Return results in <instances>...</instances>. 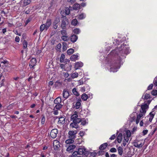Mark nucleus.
Wrapping results in <instances>:
<instances>
[{
    "instance_id": "1",
    "label": "nucleus",
    "mask_w": 157,
    "mask_h": 157,
    "mask_svg": "<svg viewBox=\"0 0 157 157\" xmlns=\"http://www.w3.org/2000/svg\"><path fill=\"white\" fill-rule=\"evenodd\" d=\"M120 62L119 60L112 61V62H111L110 64V71H116L119 68Z\"/></svg>"
},
{
    "instance_id": "2",
    "label": "nucleus",
    "mask_w": 157,
    "mask_h": 157,
    "mask_svg": "<svg viewBox=\"0 0 157 157\" xmlns=\"http://www.w3.org/2000/svg\"><path fill=\"white\" fill-rule=\"evenodd\" d=\"M68 21L67 18L66 17H61V27L63 29H66V25L68 24Z\"/></svg>"
},
{
    "instance_id": "3",
    "label": "nucleus",
    "mask_w": 157,
    "mask_h": 157,
    "mask_svg": "<svg viewBox=\"0 0 157 157\" xmlns=\"http://www.w3.org/2000/svg\"><path fill=\"white\" fill-rule=\"evenodd\" d=\"M141 110L140 112H142V113L145 114L146 112V109L148 108V105L147 104H145L143 105H141Z\"/></svg>"
},
{
    "instance_id": "4",
    "label": "nucleus",
    "mask_w": 157,
    "mask_h": 157,
    "mask_svg": "<svg viewBox=\"0 0 157 157\" xmlns=\"http://www.w3.org/2000/svg\"><path fill=\"white\" fill-rule=\"evenodd\" d=\"M36 60L35 58H33L31 59L29 63V66L30 68H33L36 65Z\"/></svg>"
},
{
    "instance_id": "5",
    "label": "nucleus",
    "mask_w": 157,
    "mask_h": 157,
    "mask_svg": "<svg viewBox=\"0 0 157 157\" xmlns=\"http://www.w3.org/2000/svg\"><path fill=\"white\" fill-rule=\"evenodd\" d=\"M78 154L82 155L83 154L86 155L87 154L86 149L84 147H82L79 148L78 149V151H77Z\"/></svg>"
},
{
    "instance_id": "6",
    "label": "nucleus",
    "mask_w": 157,
    "mask_h": 157,
    "mask_svg": "<svg viewBox=\"0 0 157 157\" xmlns=\"http://www.w3.org/2000/svg\"><path fill=\"white\" fill-rule=\"evenodd\" d=\"M58 130L57 129H54L52 130L50 132V136L52 138H55L57 136Z\"/></svg>"
},
{
    "instance_id": "7",
    "label": "nucleus",
    "mask_w": 157,
    "mask_h": 157,
    "mask_svg": "<svg viewBox=\"0 0 157 157\" xmlns=\"http://www.w3.org/2000/svg\"><path fill=\"white\" fill-rule=\"evenodd\" d=\"M76 133L77 131L76 130L69 131L68 132L69 138L72 139H75L76 137Z\"/></svg>"
},
{
    "instance_id": "8",
    "label": "nucleus",
    "mask_w": 157,
    "mask_h": 157,
    "mask_svg": "<svg viewBox=\"0 0 157 157\" xmlns=\"http://www.w3.org/2000/svg\"><path fill=\"white\" fill-rule=\"evenodd\" d=\"M54 148L55 150H57L60 147V143L57 140H55L53 142Z\"/></svg>"
},
{
    "instance_id": "9",
    "label": "nucleus",
    "mask_w": 157,
    "mask_h": 157,
    "mask_svg": "<svg viewBox=\"0 0 157 157\" xmlns=\"http://www.w3.org/2000/svg\"><path fill=\"white\" fill-rule=\"evenodd\" d=\"M153 113V112H151L147 116V118H149L148 119H147V120H148V121L150 122H151L152 121L155 114V113Z\"/></svg>"
},
{
    "instance_id": "10",
    "label": "nucleus",
    "mask_w": 157,
    "mask_h": 157,
    "mask_svg": "<svg viewBox=\"0 0 157 157\" xmlns=\"http://www.w3.org/2000/svg\"><path fill=\"white\" fill-rule=\"evenodd\" d=\"M70 39L71 42L75 43L78 39V36L74 34H72L70 37Z\"/></svg>"
},
{
    "instance_id": "11",
    "label": "nucleus",
    "mask_w": 157,
    "mask_h": 157,
    "mask_svg": "<svg viewBox=\"0 0 157 157\" xmlns=\"http://www.w3.org/2000/svg\"><path fill=\"white\" fill-rule=\"evenodd\" d=\"M67 146H68V147L66 150L68 152H72L73 150L76 147L75 145H68V146L67 145Z\"/></svg>"
},
{
    "instance_id": "12",
    "label": "nucleus",
    "mask_w": 157,
    "mask_h": 157,
    "mask_svg": "<svg viewBox=\"0 0 157 157\" xmlns=\"http://www.w3.org/2000/svg\"><path fill=\"white\" fill-rule=\"evenodd\" d=\"M63 97L65 99H67L69 96V92L64 89L63 90Z\"/></svg>"
},
{
    "instance_id": "13",
    "label": "nucleus",
    "mask_w": 157,
    "mask_h": 157,
    "mask_svg": "<svg viewBox=\"0 0 157 157\" xmlns=\"http://www.w3.org/2000/svg\"><path fill=\"white\" fill-rule=\"evenodd\" d=\"M81 101L82 100L81 99L79 98L78 99L77 101L75 103V107L76 109H78L80 108L81 105Z\"/></svg>"
},
{
    "instance_id": "14",
    "label": "nucleus",
    "mask_w": 157,
    "mask_h": 157,
    "mask_svg": "<svg viewBox=\"0 0 157 157\" xmlns=\"http://www.w3.org/2000/svg\"><path fill=\"white\" fill-rule=\"evenodd\" d=\"M144 115H145L144 114L142 113V112H140L139 114L137 115V118L136 121V124H137L139 123L140 118Z\"/></svg>"
},
{
    "instance_id": "15",
    "label": "nucleus",
    "mask_w": 157,
    "mask_h": 157,
    "mask_svg": "<svg viewBox=\"0 0 157 157\" xmlns=\"http://www.w3.org/2000/svg\"><path fill=\"white\" fill-rule=\"evenodd\" d=\"M51 20L50 19H48L45 25L46 27V30H47L48 29L49 27L51 25Z\"/></svg>"
},
{
    "instance_id": "16",
    "label": "nucleus",
    "mask_w": 157,
    "mask_h": 157,
    "mask_svg": "<svg viewBox=\"0 0 157 157\" xmlns=\"http://www.w3.org/2000/svg\"><path fill=\"white\" fill-rule=\"evenodd\" d=\"M61 97H58L55 99L54 102L55 104H61Z\"/></svg>"
},
{
    "instance_id": "17",
    "label": "nucleus",
    "mask_w": 157,
    "mask_h": 157,
    "mask_svg": "<svg viewBox=\"0 0 157 157\" xmlns=\"http://www.w3.org/2000/svg\"><path fill=\"white\" fill-rule=\"evenodd\" d=\"M58 123L59 124H63L65 122V118L64 117H61L59 118Z\"/></svg>"
},
{
    "instance_id": "18",
    "label": "nucleus",
    "mask_w": 157,
    "mask_h": 157,
    "mask_svg": "<svg viewBox=\"0 0 157 157\" xmlns=\"http://www.w3.org/2000/svg\"><path fill=\"white\" fill-rule=\"evenodd\" d=\"M122 139V134L121 133H119L117 137V140L119 143L121 142Z\"/></svg>"
},
{
    "instance_id": "19",
    "label": "nucleus",
    "mask_w": 157,
    "mask_h": 157,
    "mask_svg": "<svg viewBox=\"0 0 157 157\" xmlns=\"http://www.w3.org/2000/svg\"><path fill=\"white\" fill-rule=\"evenodd\" d=\"M78 56L77 55H73L71 56L70 57V59L72 61H75L78 60Z\"/></svg>"
},
{
    "instance_id": "20",
    "label": "nucleus",
    "mask_w": 157,
    "mask_h": 157,
    "mask_svg": "<svg viewBox=\"0 0 157 157\" xmlns=\"http://www.w3.org/2000/svg\"><path fill=\"white\" fill-rule=\"evenodd\" d=\"M70 126V127H71L72 128H75L76 129L79 128V126L78 125V124H77L76 123H74L73 122L71 123Z\"/></svg>"
},
{
    "instance_id": "21",
    "label": "nucleus",
    "mask_w": 157,
    "mask_h": 157,
    "mask_svg": "<svg viewBox=\"0 0 157 157\" xmlns=\"http://www.w3.org/2000/svg\"><path fill=\"white\" fill-rule=\"evenodd\" d=\"M107 146L108 144L107 143H104L100 146L99 149L101 150H104Z\"/></svg>"
},
{
    "instance_id": "22",
    "label": "nucleus",
    "mask_w": 157,
    "mask_h": 157,
    "mask_svg": "<svg viewBox=\"0 0 157 157\" xmlns=\"http://www.w3.org/2000/svg\"><path fill=\"white\" fill-rule=\"evenodd\" d=\"M88 98V96L85 93H84L81 95V98L84 101H86Z\"/></svg>"
},
{
    "instance_id": "23",
    "label": "nucleus",
    "mask_w": 157,
    "mask_h": 157,
    "mask_svg": "<svg viewBox=\"0 0 157 157\" xmlns=\"http://www.w3.org/2000/svg\"><path fill=\"white\" fill-rule=\"evenodd\" d=\"M62 82L59 81H56L55 83V86L56 87H60L62 86Z\"/></svg>"
},
{
    "instance_id": "24",
    "label": "nucleus",
    "mask_w": 157,
    "mask_h": 157,
    "mask_svg": "<svg viewBox=\"0 0 157 157\" xmlns=\"http://www.w3.org/2000/svg\"><path fill=\"white\" fill-rule=\"evenodd\" d=\"M80 5L78 3H75L73 5V8L74 10H78L80 9Z\"/></svg>"
},
{
    "instance_id": "25",
    "label": "nucleus",
    "mask_w": 157,
    "mask_h": 157,
    "mask_svg": "<svg viewBox=\"0 0 157 157\" xmlns=\"http://www.w3.org/2000/svg\"><path fill=\"white\" fill-rule=\"evenodd\" d=\"M144 95L142 97V98L144 100H147L151 98L150 95L149 94L146 93L145 94L144 98H143Z\"/></svg>"
},
{
    "instance_id": "26",
    "label": "nucleus",
    "mask_w": 157,
    "mask_h": 157,
    "mask_svg": "<svg viewBox=\"0 0 157 157\" xmlns=\"http://www.w3.org/2000/svg\"><path fill=\"white\" fill-rule=\"evenodd\" d=\"M117 149L119 154L121 156L122 155L123 153V150L122 148L121 147L119 146L118 147Z\"/></svg>"
},
{
    "instance_id": "27",
    "label": "nucleus",
    "mask_w": 157,
    "mask_h": 157,
    "mask_svg": "<svg viewBox=\"0 0 157 157\" xmlns=\"http://www.w3.org/2000/svg\"><path fill=\"white\" fill-rule=\"evenodd\" d=\"M56 105L54 107V109L57 110H60L63 106V105L61 104H56Z\"/></svg>"
},
{
    "instance_id": "28",
    "label": "nucleus",
    "mask_w": 157,
    "mask_h": 157,
    "mask_svg": "<svg viewBox=\"0 0 157 157\" xmlns=\"http://www.w3.org/2000/svg\"><path fill=\"white\" fill-rule=\"evenodd\" d=\"M74 142V140L71 139H69L66 140L65 142L67 144V145L68 146V144L70 145V144H71L73 143Z\"/></svg>"
},
{
    "instance_id": "29",
    "label": "nucleus",
    "mask_w": 157,
    "mask_h": 157,
    "mask_svg": "<svg viewBox=\"0 0 157 157\" xmlns=\"http://www.w3.org/2000/svg\"><path fill=\"white\" fill-rule=\"evenodd\" d=\"M60 20V19L59 17H56L53 22V24L57 25L59 22Z\"/></svg>"
},
{
    "instance_id": "30",
    "label": "nucleus",
    "mask_w": 157,
    "mask_h": 157,
    "mask_svg": "<svg viewBox=\"0 0 157 157\" xmlns=\"http://www.w3.org/2000/svg\"><path fill=\"white\" fill-rule=\"evenodd\" d=\"M61 39L64 41H67L69 39V37L67 35L62 36H61Z\"/></svg>"
},
{
    "instance_id": "31",
    "label": "nucleus",
    "mask_w": 157,
    "mask_h": 157,
    "mask_svg": "<svg viewBox=\"0 0 157 157\" xmlns=\"http://www.w3.org/2000/svg\"><path fill=\"white\" fill-rule=\"evenodd\" d=\"M72 92L74 95L76 96H78L79 95L78 91L75 88H74L72 89Z\"/></svg>"
},
{
    "instance_id": "32",
    "label": "nucleus",
    "mask_w": 157,
    "mask_h": 157,
    "mask_svg": "<svg viewBox=\"0 0 157 157\" xmlns=\"http://www.w3.org/2000/svg\"><path fill=\"white\" fill-rule=\"evenodd\" d=\"M65 58V55L63 53H62V54H61L60 59V62L61 63L64 62Z\"/></svg>"
},
{
    "instance_id": "33",
    "label": "nucleus",
    "mask_w": 157,
    "mask_h": 157,
    "mask_svg": "<svg viewBox=\"0 0 157 157\" xmlns=\"http://www.w3.org/2000/svg\"><path fill=\"white\" fill-rule=\"evenodd\" d=\"M72 121V122H74V123H76L78 124L81 121V119L80 118H78L76 119L73 120Z\"/></svg>"
},
{
    "instance_id": "34",
    "label": "nucleus",
    "mask_w": 157,
    "mask_h": 157,
    "mask_svg": "<svg viewBox=\"0 0 157 157\" xmlns=\"http://www.w3.org/2000/svg\"><path fill=\"white\" fill-rule=\"evenodd\" d=\"M74 52V49L70 48L67 50V53L68 55H71Z\"/></svg>"
},
{
    "instance_id": "35",
    "label": "nucleus",
    "mask_w": 157,
    "mask_h": 157,
    "mask_svg": "<svg viewBox=\"0 0 157 157\" xmlns=\"http://www.w3.org/2000/svg\"><path fill=\"white\" fill-rule=\"evenodd\" d=\"M85 15L83 13H81L78 16V18L79 19L82 20L85 17Z\"/></svg>"
},
{
    "instance_id": "36",
    "label": "nucleus",
    "mask_w": 157,
    "mask_h": 157,
    "mask_svg": "<svg viewBox=\"0 0 157 157\" xmlns=\"http://www.w3.org/2000/svg\"><path fill=\"white\" fill-rule=\"evenodd\" d=\"M80 32V29L78 28L75 29L73 31V32L76 34H78Z\"/></svg>"
},
{
    "instance_id": "37",
    "label": "nucleus",
    "mask_w": 157,
    "mask_h": 157,
    "mask_svg": "<svg viewBox=\"0 0 157 157\" xmlns=\"http://www.w3.org/2000/svg\"><path fill=\"white\" fill-rule=\"evenodd\" d=\"M77 20L76 19H75L72 20L71 21V24L75 26L77 25Z\"/></svg>"
},
{
    "instance_id": "38",
    "label": "nucleus",
    "mask_w": 157,
    "mask_h": 157,
    "mask_svg": "<svg viewBox=\"0 0 157 157\" xmlns=\"http://www.w3.org/2000/svg\"><path fill=\"white\" fill-rule=\"evenodd\" d=\"M28 44V43L25 40H24L23 42V48L24 49H25L27 48Z\"/></svg>"
},
{
    "instance_id": "39",
    "label": "nucleus",
    "mask_w": 157,
    "mask_h": 157,
    "mask_svg": "<svg viewBox=\"0 0 157 157\" xmlns=\"http://www.w3.org/2000/svg\"><path fill=\"white\" fill-rule=\"evenodd\" d=\"M31 2L30 0H24V5L26 6L29 4Z\"/></svg>"
},
{
    "instance_id": "40",
    "label": "nucleus",
    "mask_w": 157,
    "mask_h": 157,
    "mask_svg": "<svg viewBox=\"0 0 157 157\" xmlns=\"http://www.w3.org/2000/svg\"><path fill=\"white\" fill-rule=\"evenodd\" d=\"M45 29H46V27L45 25L44 24L40 26V30L41 31V32H42Z\"/></svg>"
},
{
    "instance_id": "41",
    "label": "nucleus",
    "mask_w": 157,
    "mask_h": 157,
    "mask_svg": "<svg viewBox=\"0 0 157 157\" xmlns=\"http://www.w3.org/2000/svg\"><path fill=\"white\" fill-rule=\"evenodd\" d=\"M61 33L62 36L67 35V31L65 29H63L60 31Z\"/></svg>"
},
{
    "instance_id": "42",
    "label": "nucleus",
    "mask_w": 157,
    "mask_h": 157,
    "mask_svg": "<svg viewBox=\"0 0 157 157\" xmlns=\"http://www.w3.org/2000/svg\"><path fill=\"white\" fill-rule=\"evenodd\" d=\"M78 116L75 115H71V120L73 121V120L76 119L78 118Z\"/></svg>"
},
{
    "instance_id": "43",
    "label": "nucleus",
    "mask_w": 157,
    "mask_h": 157,
    "mask_svg": "<svg viewBox=\"0 0 157 157\" xmlns=\"http://www.w3.org/2000/svg\"><path fill=\"white\" fill-rule=\"evenodd\" d=\"M78 73L76 72H75V73L72 74L71 77L72 78H76L78 77Z\"/></svg>"
},
{
    "instance_id": "44",
    "label": "nucleus",
    "mask_w": 157,
    "mask_h": 157,
    "mask_svg": "<svg viewBox=\"0 0 157 157\" xmlns=\"http://www.w3.org/2000/svg\"><path fill=\"white\" fill-rule=\"evenodd\" d=\"M83 66V63H79L77 62L76 63L75 67H77V68L81 67Z\"/></svg>"
},
{
    "instance_id": "45",
    "label": "nucleus",
    "mask_w": 157,
    "mask_h": 157,
    "mask_svg": "<svg viewBox=\"0 0 157 157\" xmlns=\"http://www.w3.org/2000/svg\"><path fill=\"white\" fill-rule=\"evenodd\" d=\"M151 94L153 96L157 95V90H154L151 92Z\"/></svg>"
},
{
    "instance_id": "46",
    "label": "nucleus",
    "mask_w": 157,
    "mask_h": 157,
    "mask_svg": "<svg viewBox=\"0 0 157 157\" xmlns=\"http://www.w3.org/2000/svg\"><path fill=\"white\" fill-rule=\"evenodd\" d=\"M45 121V117L44 115H43L42 116L41 121V123L42 124H44Z\"/></svg>"
},
{
    "instance_id": "47",
    "label": "nucleus",
    "mask_w": 157,
    "mask_h": 157,
    "mask_svg": "<svg viewBox=\"0 0 157 157\" xmlns=\"http://www.w3.org/2000/svg\"><path fill=\"white\" fill-rule=\"evenodd\" d=\"M78 154L77 151H75L73 152L72 154L71 155V157H75L77 156V155Z\"/></svg>"
},
{
    "instance_id": "48",
    "label": "nucleus",
    "mask_w": 157,
    "mask_h": 157,
    "mask_svg": "<svg viewBox=\"0 0 157 157\" xmlns=\"http://www.w3.org/2000/svg\"><path fill=\"white\" fill-rule=\"evenodd\" d=\"M109 151L111 152H115L117 151V150L115 148L112 147L110 149Z\"/></svg>"
},
{
    "instance_id": "49",
    "label": "nucleus",
    "mask_w": 157,
    "mask_h": 157,
    "mask_svg": "<svg viewBox=\"0 0 157 157\" xmlns=\"http://www.w3.org/2000/svg\"><path fill=\"white\" fill-rule=\"evenodd\" d=\"M81 124L83 126L85 125L86 123V120L85 119L81 120Z\"/></svg>"
},
{
    "instance_id": "50",
    "label": "nucleus",
    "mask_w": 157,
    "mask_h": 157,
    "mask_svg": "<svg viewBox=\"0 0 157 157\" xmlns=\"http://www.w3.org/2000/svg\"><path fill=\"white\" fill-rule=\"evenodd\" d=\"M67 44L66 43H63V50H65L67 49Z\"/></svg>"
},
{
    "instance_id": "51",
    "label": "nucleus",
    "mask_w": 157,
    "mask_h": 157,
    "mask_svg": "<svg viewBox=\"0 0 157 157\" xmlns=\"http://www.w3.org/2000/svg\"><path fill=\"white\" fill-rule=\"evenodd\" d=\"M153 85L152 84H151L147 87V90H150L152 89Z\"/></svg>"
},
{
    "instance_id": "52",
    "label": "nucleus",
    "mask_w": 157,
    "mask_h": 157,
    "mask_svg": "<svg viewBox=\"0 0 157 157\" xmlns=\"http://www.w3.org/2000/svg\"><path fill=\"white\" fill-rule=\"evenodd\" d=\"M79 134L80 136L82 137L84 135V132L82 131H80Z\"/></svg>"
},
{
    "instance_id": "53",
    "label": "nucleus",
    "mask_w": 157,
    "mask_h": 157,
    "mask_svg": "<svg viewBox=\"0 0 157 157\" xmlns=\"http://www.w3.org/2000/svg\"><path fill=\"white\" fill-rule=\"evenodd\" d=\"M15 40L17 42H19L20 41V38L18 36H16L15 38Z\"/></svg>"
},
{
    "instance_id": "54",
    "label": "nucleus",
    "mask_w": 157,
    "mask_h": 157,
    "mask_svg": "<svg viewBox=\"0 0 157 157\" xmlns=\"http://www.w3.org/2000/svg\"><path fill=\"white\" fill-rule=\"evenodd\" d=\"M131 136V132L130 131H127L126 132V137H130Z\"/></svg>"
},
{
    "instance_id": "55",
    "label": "nucleus",
    "mask_w": 157,
    "mask_h": 157,
    "mask_svg": "<svg viewBox=\"0 0 157 157\" xmlns=\"http://www.w3.org/2000/svg\"><path fill=\"white\" fill-rule=\"evenodd\" d=\"M13 104H11L9 105L7 107V108L8 109H10L13 108Z\"/></svg>"
},
{
    "instance_id": "56",
    "label": "nucleus",
    "mask_w": 157,
    "mask_h": 157,
    "mask_svg": "<svg viewBox=\"0 0 157 157\" xmlns=\"http://www.w3.org/2000/svg\"><path fill=\"white\" fill-rule=\"evenodd\" d=\"M136 117L135 116H133L131 118L130 121L131 122H133L135 121Z\"/></svg>"
},
{
    "instance_id": "57",
    "label": "nucleus",
    "mask_w": 157,
    "mask_h": 157,
    "mask_svg": "<svg viewBox=\"0 0 157 157\" xmlns=\"http://www.w3.org/2000/svg\"><path fill=\"white\" fill-rule=\"evenodd\" d=\"M116 135L115 134H113V135H112L111 137H110L109 138V139L110 140H114V139H115V138H116Z\"/></svg>"
},
{
    "instance_id": "58",
    "label": "nucleus",
    "mask_w": 157,
    "mask_h": 157,
    "mask_svg": "<svg viewBox=\"0 0 157 157\" xmlns=\"http://www.w3.org/2000/svg\"><path fill=\"white\" fill-rule=\"evenodd\" d=\"M61 48V44L59 43L56 46V48L59 49H60Z\"/></svg>"
},
{
    "instance_id": "59",
    "label": "nucleus",
    "mask_w": 157,
    "mask_h": 157,
    "mask_svg": "<svg viewBox=\"0 0 157 157\" xmlns=\"http://www.w3.org/2000/svg\"><path fill=\"white\" fill-rule=\"evenodd\" d=\"M148 132V130H144L143 131V135H145L147 134Z\"/></svg>"
},
{
    "instance_id": "60",
    "label": "nucleus",
    "mask_w": 157,
    "mask_h": 157,
    "mask_svg": "<svg viewBox=\"0 0 157 157\" xmlns=\"http://www.w3.org/2000/svg\"><path fill=\"white\" fill-rule=\"evenodd\" d=\"M66 14L67 15H69L70 13V10L69 9H67L65 10Z\"/></svg>"
},
{
    "instance_id": "61",
    "label": "nucleus",
    "mask_w": 157,
    "mask_h": 157,
    "mask_svg": "<svg viewBox=\"0 0 157 157\" xmlns=\"http://www.w3.org/2000/svg\"><path fill=\"white\" fill-rule=\"evenodd\" d=\"M133 145L135 147H139V144L137 142H135L133 143Z\"/></svg>"
},
{
    "instance_id": "62",
    "label": "nucleus",
    "mask_w": 157,
    "mask_h": 157,
    "mask_svg": "<svg viewBox=\"0 0 157 157\" xmlns=\"http://www.w3.org/2000/svg\"><path fill=\"white\" fill-rule=\"evenodd\" d=\"M31 18H29L27 19L25 22V24L26 25H27L30 21H31Z\"/></svg>"
},
{
    "instance_id": "63",
    "label": "nucleus",
    "mask_w": 157,
    "mask_h": 157,
    "mask_svg": "<svg viewBox=\"0 0 157 157\" xmlns=\"http://www.w3.org/2000/svg\"><path fill=\"white\" fill-rule=\"evenodd\" d=\"M124 140L125 141V142L127 143L128 142V140H129L128 137H124Z\"/></svg>"
},
{
    "instance_id": "64",
    "label": "nucleus",
    "mask_w": 157,
    "mask_h": 157,
    "mask_svg": "<svg viewBox=\"0 0 157 157\" xmlns=\"http://www.w3.org/2000/svg\"><path fill=\"white\" fill-rule=\"evenodd\" d=\"M154 83L155 85L157 86V80L154 79Z\"/></svg>"
}]
</instances>
